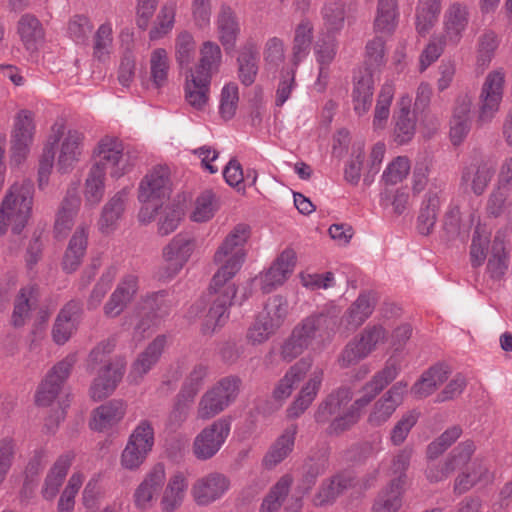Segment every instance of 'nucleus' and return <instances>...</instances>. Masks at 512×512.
Wrapping results in <instances>:
<instances>
[{
  "label": "nucleus",
  "mask_w": 512,
  "mask_h": 512,
  "mask_svg": "<svg viewBox=\"0 0 512 512\" xmlns=\"http://www.w3.org/2000/svg\"><path fill=\"white\" fill-rule=\"evenodd\" d=\"M230 432V423L218 419L205 427L193 441V453L199 460L212 458L222 447Z\"/></svg>",
  "instance_id": "nucleus-13"
},
{
  "label": "nucleus",
  "mask_w": 512,
  "mask_h": 512,
  "mask_svg": "<svg viewBox=\"0 0 512 512\" xmlns=\"http://www.w3.org/2000/svg\"><path fill=\"white\" fill-rule=\"evenodd\" d=\"M475 217V213H472L468 221H463L459 206L450 205L443 219V230L447 238L452 240L467 236Z\"/></svg>",
  "instance_id": "nucleus-48"
},
{
  "label": "nucleus",
  "mask_w": 512,
  "mask_h": 512,
  "mask_svg": "<svg viewBox=\"0 0 512 512\" xmlns=\"http://www.w3.org/2000/svg\"><path fill=\"white\" fill-rule=\"evenodd\" d=\"M82 314V304L78 300L69 301L59 312L52 329V337L56 344H65L77 330Z\"/></svg>",
  "instance_id": "nucleus-22"
},
{
  "label": "nucleus",
  "mask_w": 512,
  "mask_h": 512,
  "mask_svg": "<svg viewBox=\"0 0 512 512\" xmlns=\"http://www.w3.org/2000/svg\"><path fill=\"white\" fill-rule=\"evenodd\" d=\"M131 188L124 187L116 192L103 206L99 219V229L103 233H110L116 228L123 216L129 202Z\"/></svg>",
  "instance_id": "nucleus-28"
},
{
  "label": "nucleus",
  "mask_w": 512,
  "mask_h": 512,
  "mask_svg": "<svg viewBox=\"0 0 512 512\" xmlns=\"http://www.w3.org/2000/svg\"><path fill=\"white\" fill-rule=\"evenodd\" d=\"M311 365L310 359H301L291 366L283 378L277 383L273 391V397L276 400L287 399L291 395L295 385L307 374Z\"/></svg>",
  "instance_id": "nucleus-41"
},
{
  "label": "nucleus",
  "mask_w": 512,
  "mask_h": 512,
  "mask_svg": "<svg viewBox=\"0 0 512 512\" xmlns=\"http://www.w3.org/2000/svg\"><path fill=\"white\" fill-rule=\"evenodd\" d=\"M150 79L156 88L164 87L168 82L170 59L164 48H156L150 55Z\"/></svg>",
  "instance_id": "nucleus-52"
},
{
  "label": "nucleus",
  "mask_w": 512,
  "mask_h": 512,
  "mask_svg": "<svg viewBox=\"0 0 512 512\" xmlns=\"http://www.w3.org/2000/svg\"><path fill=\"white\" fill-rule=\"evenodd\" d=\"M127 441L150 454L155 444V431L152 423L147 419L140 420Z\"/></svg>",
  "instance_id": "nucleus-60"
},
{
  "label": "nucleus",
  "mask_w": 512,
  "mask_h": 512,
  "mask_svg": "<svg viewBox=\"0 0 512 512\" xmlns=\"http://www.w3.org/2000/svg\"><path fill=\"white\" fill-rule=\"evenodd\" d=\"M314 39V25L309 18H302L294 28L291 60L297 66L310 53Z\"/></svg>",
  "instance_id": "nucleus-34"
},
{
  "label": "nucleus",
  "mask_w": 512,
  "mask_h": 512,
  "mask_svg": "<svg viewBox=\"0 0 512 512\" xmlns=\"http://www.w3.org/2000/svg\"><path fill=\"white\" fill-rule=\"evenodd\" d=\"M87 238L88 234L84 227H79L74 232L62 262L63 269L67 273L76 271L82 263L87 248Z\"/></svg>",
  "instance_id": "nucleus-43"
},
{
  "label": "nucleus",
  "mask_w": 512,
  "mask_h": 512,
  "mask_svg": "<svg viewBox=\"0 0 512 512\" xmlns=\"http://www.w3.org/2000/svg\"><path fill=\"white\" fill-rule=\"evenodd\" d=\"M250 235L251 228L248 224H237L225 236L213 255V263L218 269L209 285L213 299L202 328L204 334L213 333L215 328L223 325L228 318V310L237 293L233 278L245 262V245Z\"/></svg>",
  "instance_id": "nucleus-1"
},
{
  "label": "nucleus",
  "mask_w": 512,
  "mask_h": 512,
  "mask_svg": "<svg viewBox=\"0 0 512 512\" xmlns=\"http://www.w3.org/2000/svg\"><path fill=\"white\" fill-rule=\"evenodd\" d=\"M76 362L77 353H70L51 368L35 395L37 405L49 406L54 402Z\"/></svg>",
  "instance_id": "nucleus-9"
},
{
  "label": "nucleus",
  "mask_w": 512,
  "mask_h": 512,
  "mask_svg": "<svg viewBox=\"0 0 512 512\" xmlns=\"http://www.w3.org/2000/svg\"><path fill=\"white\" fill-rule=\"evenodd\" d=\"M469 23V10L465 4L451 3L444 13L443 33L448 42L457 45Z\"/></svg>",
  "instance_id": "nucleus-24"
},
{
  "label": "nucleus",
  "mask_w": 512,
  "mask_h": 512,
  "mask_svg": "<svg viewBox=\"0 0 512 512\" xmlns=\"http://www.w3.org/2000/svg\"><path fill=\"white\" fill-rule=\"evenodd\" d=\"M443 184L431 183L428 192L425 194L417 218V229L422 235L432 233L438 212L442 203Z\"/></svg>",
  "instance_id": "nucleus-19"
},
{
  "label": "nucleus",
  "mask_w": 512,
  "mask_h": 512,
  "mask_svg": "<svg viewBox=\"0 0 512 512\" xmlns=\"http://www.w3.org/2000/svg\"><path fill=\"white\" fill-rule=\"evenodd\" d=\"M72 459V455L65 454L60 456L54 463L42 487L41 493L44 499L51 501L58 494L59 488L71 466Z\"/></svg>",
  "instance_id": "nucleus-42"
},
{
  "label": "nucleus",
  "mask_w": 512,
  "mask_h": 512,
  "mask_svg": "<svg viewBox=\"0 0 512 512\" xmlns=\"http://www.w3.org/2000/svg\"><path fill=\"white\" fill-rule=\"evenodd\" d=\"M18 33L27 50H35L44 39V29L32 14H24L18 22Z\"/></svg>",
  "instance_id": "nucleus-49"
},
{
  "label": "nucleus",
  "mask_w": 512,
  "mask_h": 512,
  "mask_svg": "<svg viewBox=\"0 0 512 512\" xmlns=\"http://www.w3.org/2000/svg\"><path fill=\"white\" fill-rule=\"evenodd\" d=\"M411 98L402 96L398 102L399 109L395 112L394 135L399 144L407 143L415 133L416 121L410 111Z\"/></svg>",
  "instance_id": "nucleus-36"
},
{
  "label": "nucleus",
  "mask_w": 512,
  "mask_h": 512,
  "mask_svg": "<svg viewBox=\"0 0 512 512\" xmlns=\"http://www.w3.org/2000/svg\"><path fill=\"white\" fill-rule=\"evenodd\" d=\"M321 15L323 25L328 34L339 33L345 23V5L341 0L327 1L322 10Z\"/></svg>",
  "instance_id": "nucleus-55"
},
{
  "label": "nucleus",
  "mask_w": 512,
  "mask_h": 512,
  "mask_svg": "<svg viewBox=\"0 0 512 512\" xmlns=\"http://www.w3.org/2000/svg\"><path fill=\"white\" fill-rule=\"evenodd\" d=\"M373 299L366 294H361L351 305L343 319L351 329L361 326L374 310Z\"/></svg>",
  "instance_id": "nucleus-56"
},
{
  "label": "nucleus",
  "mask_w": 512,
  "mask_h": 512,
  "mask_svg": "<svg viewBox=\"0 0 512 512\" xmlns=\"http://www.w3.org/2000/svg\"><path fill=\"white\" fill-rule=\"evenodd\" d=\"M297 256L292 248L284 249L274 260L269 269L261 275V289L264 293H270L278 286L283 285L293 273Z\"/></svg>",
  "instance_id": "nucleus-16"
},
{
  "label": "nucleus",
  "mask_w": 512,
  "mask_h": 512,
  "mask_svg": "<svg viewBox=\"0 0 512 512\" xmlns=\"http://www.w3.org/2000/svg\"><path fill=\"white\" fill-rule=\"evenodd\" d=\"M172 182L167 166L153 167L139 183L138 200L141 203L163 202L170 196Z\"/></svg>",
  "instance_id": "nucleus-11"
},
{
  "label": "nucleus",
  "mask_w": 512,
  "mask_h": 512,
  "mask_svg": "<svg viewBox=\"0 0 512 512\" xmlns=\"http://www.w3.org/2000/svg\"><path fill=\"white\" fill-rule=\"evenodd\" d=\"M177 4L175 0L167 1L160 9L155 24L149 32L151 40L167 35L174 27Z\"/></svg>",
  "instance_id": "nucleus-57"
},
{
  "label": "nucleus",
  "mask_w": 512,
  "mask_h": 512,
  "mask_svg": "<svg viewBox=\"0 0 512 512\" xmlns=\"http://www.w3.org/2000/svg\"><path fill=\"white\" fill-rule=\"evenodd\" d=\"M339 324V312L331 309L304 318L295 332L312 350L321 349L332 341Z\"/></svg>",
  "instance_id": "nucleus-3"
},
{
  "label": "nucleus",
  "mask_w": 512,
  "mask_h": 512,
  "mask_svg": "<svg viewBox=\"0 0 512 512\" xmlns=\"http://www.w3.org/2000/svg\"><path fill=\"white\" fill-rule=\"evenodd\" d=\"M126 363L122 358H115L106 363L98 372L90 387L93 400L100 401L110 396L124 375Z\"/></svg>",
  "instance_id": "nucleus-15"
},
{
  "label": "nucleus",
  "mask_w": 512,
  "mask_h": 512,
  "mask_svg": "<svg viewBox=\"0 0 512 512\" xmlns=\"http://www.w3.org/2000/svg\"><path fill=\"white\" fill-rule=\"evenodd\" d=\"M395 87L392 82H385L377 97L373 117V128L384 129L390 116V105L394 98Z\"/></svg>",
  "instance_id": "nucleus-54"
},
{
  "label": "nucleus",
  "mask_w": 512,
  "mask_h": 512,
  "mask_svg": "<svg viewBox=\"0 0 512 512\" xmlns=\"http://www.w3.org/2000/svg\"><path fill=\"white\" fill-rule=\"evenodd\" d=\"M196 42L188 31H181L175 38V59L180 67L188 66L194 58Z\"/></svg>",
  "instance_id": "nucleus-62"
},
{
  "label": "nucleus",
  "mask_w": 512,
  "mask_h": 512,
  "mask_svg": "<svg viewBox=\"0 0 512 512\" xmlns=\"http://www.w3.org/2000/svg\"><path fill=\"white\" fill-rule=\"evenodd\" d=\"M447 378V371L442 366H433L426 370L412 386L411 393L418 399L426 398L443 384Z\"/></svg>",
  "instance_id": "nucleus-47"
},
{
  "label": "nucleus",
  "mask_w": 512,
  "mask_h": 512,
  "mask_svg": "<svg viewBox=\"0 0 512 512\" xmlns=\"http://www.w3.org/2000/svg\"><path fill=\"white\" fill-rule=\"evenodd\" d=\"M185 214L184 206L182 204H172L166 206L160 213L157 226L158 233L162 236H167L174 232Z\"/></svg>",
  "instance_id": "nucleus-59"
},
{
  "label": "nucleus",
  "mask_w": 512,
  "mask_h": 512,
  "mask_svg": "<svg viewBox=\"0 0 512 512\" xmlns=\"http://www.w3.org/2000/svg\"><path fill=\"white\" fill-rule=\"evenodd\" d=\"M34 115L29 110H21L14 119L11 131L10 164L21 165L27 158L35 134Z\"/></svg>",
  "instance_id": "nucleus-8"
},
{
  "label": "nucleus",
  "mask_w": 512,
  "mask_h": 512,
  "mask_svg": "<svg viewBox=\"0 0 512 512\" xmlns=\"http://www.w3.org/2000/svg\"><path fill=\"white\" fill-rule=\"evenodd\" d=\"M81 204L76 187L69 188L56 212L54 230L56 234H66L74 225V219Z\"/></svg>",
  "instance_id": "nucleus-32"
},
{
  "label": "nucleus",
  "mask_w": 512,
  "mask_h": 512,
  "mask_svg": "<svg viewBox=\"0 0 512 512\" xmlns=\"http://www.w3.org/2000/svg\"><path fill=\"white\" fill-rule=\"evenodd\" d=\"M403 493L404 487L398 486L397 482H389L379 493L373 512H398L402 506Z\"/></svg>",
  "instance_id": "nucleus-53"
},
{
  "label": "nucleus",
  "mask_w": 512,
  "mask_h": 512,
  "mask_svg": "<svg viewBox=\"0 0 512 512\" xmlns=\"http://www.w3.org/2000/svg\"><path fill=\"white\" fill-rule=\"evenodd\" d=\"M353 485L351 477L346 475H336L325 480L312 499L316 507L331 505L345 490Z\"/></svg>",
  "instance_id": "nucleus-37"
},
{
  "label": "nucleus",
  "mask_w": 512,
  "mask_h": 512,
  "mask_svg": "<svg viewBox=\"0 0 512 512\" xmlns=\"http://www.w3.org/2000/svg\"><path fill=\"white\" fill-rule=\"evenodd\" d=\"M222 58L221 48L216 42L204 41L199 48L197 63L188 72L211 81L213 75L220 70Z\"/></svg>",
  "instance_id": "nucleus-26"
},
{
  "label": "nucleus",
  "mask_w": 512,
  "mask_h": 512,
  "mask_svg": "<svg viewBox=\"0 0 512 512\" xmlns=\"http://www.w3.org/2000/svg\"><path fill=\"white\" fill-rule=\"evenodd\" d=\"M506 73L502 68L487 74L478 98L477 124L484 126L493 121L503 100Z\"/></svg>",
  "instance_id": "nucleus-5"
},
{
  "label": "nucleus",
  "mask_w": 512,
  "mask_h": 512,
  "mask_svg": "<svg viewBox=\"0 0 512 512\" xmlns=\"http://www.w3.org/2000/svg\"><path fill=\"white\" fill-rule=\"evenodd\" d=\"M218 39L222 46L233 49L240 35L241 28L235 11L228 5H222L216 17Z\"/></svg>",
  "instance_id": "nucleus-30"
},
{
  "label": "nucleus",
  "mask_w": 512,
  "mask_h": 512,
  "mask_svg": "<svg viewBox=\"0 0 512 512\" xmlns=\"http://www.w3.org/2000/svg\"><path fill=\"white\" fill-rule=\"evenodd\" d=\"M443 0H418L415 12V29L426 36L438 22Z\"/></svg>",
  "instance_id": "nucleus-40"
},
{
  "label": "nucleus",
  "mask_w": 512,
  "mask_h": 512,
  "mask_svg": "<svg viewBox=\"0 0 512 512\" xmlns=\"http://www.w3.org/2000/svg\"><path fill=\"white\" fill-rule=\"evenodd\" d=\"M399 10L397 0H378L374 19V29L377 33L391 35L397 28Z\"/></svg>",
  "instance_id": "nucleus-44"
},
{
  "label": "nucleus",
  "mask_w": 512,
  "mask_h": 512,
  "mask_svg": "<svg viewBox=\"0 0 512 512\" xmlns=\"http://www.w3.org/2000/svg\"><path fill=\"white\" fill-rule=\"evenodd\" d=\"M388 340V333L381 325H368L360 337L347 344L339 359L341 367H349L366 358Z\"/></svg>",
  "instance_id": "nucleus-7"
},
{
  "label": "nucleus",
  "mask_w": 512,
  "mask_h": 512,
  "mask_svg": "<svg viewBox=\"0 0 512 512\" xmlns=\"http://www.w3.org/2000/svg\"><path fill=\"white\" fill-rule=\"evenodd\" d=\"M196 248V239L186 233H178L163 248L162 257L165 263L163 277L176 276L189 261Z\"/></svg>",
  "instance_id": "nucleus-10"
},
{
  "label": "nucleus",
  "mask_w": 512,
  "mask_h": 512,
  "mask_svg": "<svg viewBox=\"0 0 512 512\" xmlns=\"http://www.w3.org/2000/svg\"><path fill=\"white\" fill-rule=\"evenodd\" d=\"M292 483L293 477L290 474L283 475L263 499L260 512H277L288 496Z\"/></svg>",
  "instance_id": "nucleus-51"
},
{
  "label": "nucleus",
  "mask_w": 512,
  "mask_h": 512,
  "mask_svg": "<svg viewBox=\"0 0 512 512\" xmlns=\"http://www.w3.org/2000/svg\"><path fill=\"white\" fill-rule=\"evenodd\" d=\"M400 372L399 366L388 361L385 366L374 374L361 389L362 395L356 399L358 406H368L392 381L396 379Z\"/></svg>",
  "instance_id": "nucleus-25"
},
{
  "label": "nucleus",
  "mask_w": 512,
  "mask_h": 512,
  "mask_svg": "<svg viewBox=\"0 0 512 512\" xmlns=\"http://www.w3.org/2000/svg\"><path fill=\"white\" fill-rule=\"evenodd\" d=\"M287 312L288 305L286 300L280 296H274L268 300L259 316L277 330L283 324Z\"/></svg>",
  "instance_id": "nucleus-61"
},
{
  "label": "nucleus",
  "mask_w": 512,
  "mask_h": 512,
  "mask_svg": "<svg viewBox=\"0 0 512 512\" xmlns=\"http://www.w3.org/2000/svg\"><path fill=\"white\" fill-rule=\"evenodd\" d=\"M217 210L218 203L215 194L211 190H205L196 198L190 219L198 223L207 222Z\"/></svg>",
  "instance_id": "nucleus-58"
},
{
  "label": "nucleus",
  "mask_w": 512,
  "mask_h": 512,
  "mask_svg": "<svg viewBox=\"0 0 512 512\" xmlns=\"http://www.w3.org/2000/svg\"><path fill=\"white\" fill-rule=\"evenodd\" d=\"M408 382L400 380L394 383L372 405L367 422L372 427H379L389 421L397 408L403 403L408 392Z\"/></svg>",
  "instance_id": "nucleus-12"
},
{
  "label": "nucleus",
  "mask_w": 512,
  "mask_h": 512,
  "mask_svg": "<svg viewBox=\"0 0 512 512\" xmlns=\"http://www.w3.org/2000/svg\"><path fill=\"white\" fill-rule=\"evenodd\" d=\"M229 486L230 482L226 476L211 473L194 483L191 494L198 505H208L222 497Z\"/></svg>",
  "instance_id": "nucleus-20"
},
{
  "label": "nucleus",
  "mask_w": 512,
  "mask_h": 512,
  "mask_svg": "<svg viewBox=\"0 0 512 512\" xmlns=\"http://www.w3.org/2000/svg\"><path fill=\"white\" fill-rule=\"evenodd\" d=\"M187 487L188 481L183 473L177 472L171 476L161 497V510L173 512L178 509L183 503Z\"/></svg>",
  "instance_id": "nucleus-39"
},
{
  "label": "nucleus",
  "mask_w": 512,
  "mask_h": 512,
  "mask_svg": "<svg viewBox=\"0 0 512 512\" xmlns=\"http://www.w3.org/2000/svg\"><path fill=\"white\" fill-rule=\"evenodd\" d=\"M471 107L470 99L465 97L457 100L450 122V139L453 145L461 144L470 131Z\"/></svg>",
  "instance_id": "nucleus-35"
},
{
  "label": "nucleus",
  "mask_w": 512,
  "mask_h": 512,
  "mask_svg": "<svg viewBox=\"0 0 512 512\" xmlns=\"http://www.w3.org/2000/svg\"><path fill=\"white\" fill-rule=\"evenodd\" d=\"M211 81L187 72L184 92L186 102L196 110H203L209 100Z\"/></svg>",
  "instance_id": "nucleus-38"
},
{
  "label": "nucleus",
  "mask_w": 512,
  "mask_h": 512,
  "mask_svg": "<svg viewBox=\"0 0 512 512\" xmlns=\"http://www.w3.org/2000/svg\"><path fill=\"white\" fill-rule=\"evenodd\" d=\"M144 304L145 308L151 310V312L143 316L134 328V337L138 340L150 335L157 326L159 318L168 315L170 311L163 291L146 296Z\"/></svg>",
  "instance_id": "nucleus-17"
},
{
  "label": "nucleus",
  "mask_w": 512,
  "mask_h": 512,
  "mask_svg": "<svg viewBox=\"0 0 512 512\" xmlns=\"http://www.w3.org/2000/svg\"><path fill=\"white\" fill-rule=\"evenodd\" d=\"M34 185L30 180L14 183L6 192L0 206V236L8 228L20 234L27 225L33 205Z\"/></svg>",
  "instance_id": "nucleus-2"
},
{
  "label": "nucleus",
  "mask_w": 512,
  "mask_h": 512,
  "mask_svg": "<svg viewBox=\"0 0 512 512\" xmlns=\"http://www.w3.org/2000/svg\"><path fill=\"white\" fill-rule=\"evenodd\" d=\"M95 163L105 172L109 170L112 178L118 179L130 170L129 157L124 154V146L120 139L106 135L99 140L94 149Z\"/></svg>",
  "instance_id": "nucleus-6"
},
{
  "label": "nucleus",
  "mask_w": 512,
  "mask_h": 512,
  "mask_svg": "<svg viewBox=\"0 0 512 512\" xmlns=\"http://www.w3.org/2000/svg\"><path fill=\"white\" fill-rule=\"evenodd\" d=\"M126 409L127 404L121 399H113L100 405L92 413L91 429L102 432L112 428L124 418Z\"/></svg>",
  "instance_id": "nucleus-29"
},
{
  "label": "nucleus",
  "mask_w": 512,
  "mask_h": 512,
  "mask_svg": "<svg viewBox=\"0 0 512 512\" xmlns=\"http://www.w3.org/2000/svg\"><path fill=\"white\" fill-rule=\"evenodd\" d=\"M374 81L372 74H365L357 79L352 91L353 110L358 116L368 113L373 102Z\"/></svg>",
  "instance_id": "nucleus-46"
},
{
  "label": "nucleus",
  "mask_w": 512,
  "mask_h": 512,
  "mask_svg": "<svg viewBox=\"0 0 512 512\" xmlns=\"http://www.w3.org/2000/svg\"><path fill=\"white\" fill-rule=\"evenodd\" d=\"M236 63L241 84L246 87L254 84L259 72V47L255 40L248 39L240 47Z\"/></svg>",
  "instance_id": "nucleus-23"
},
{
  "label": "nucleus",
  "mask_w": 512,
  "mask_h": 512,
  "mask_svg": "<svg viewBox=\"0 0 512 512\" xmlns=\"http://www.w3.org/2000/svg\"><path fill=\"white\" fill-rule=\"evenodd\" d=\"M475 445L472 441L460 443L449 455L445 463L441 466H429L426 476L431 482H439L447 478L456 469L461 468L470 460Z\"/></svg>",
  "instance_id": "nucleus-21"
},
{
  "label": "nucleus",
  "mask_w": 512,
  "mask_h": 512,
  "mask_svg": "<svg viewBox=\"0 0 512 512\" xmlns=\"http://www.w3.org/2000/svg\"><path fill=\"white\" fill-rule=\"evenodd\" d=\"M241 380L235 376L224 377L201 397L197 417L208 420L225 410L238 396Z\"/></svg>",
  "instance_id": "nucleus-4"
},
{
  "label": "nucleus",
  "mask_w": 512,
  "mask_h": 512,
  "mask_svg": "<svg viewBox=\"0 0 512 512\" xmlns=\"http://www.w3.org/2000/svg\"><path fill=\"white\" fill-rule=\"evenodd\" d=\"M283 39L273 36L267 39L263 49V59L266 69H277L286 57Z\"/></svg>",
  "instance_id": "nucleus-64"
},
{
  "label": "nucleus",
  "mask_w": 512,
  "mask_h": 512,
  "mask_svg": "<svg viewBox=\"0 0 512 512\" xmlns=\"http://www.w3.org/2000/svg\"><path fill=\"white\" fill-rule=\"evenodd\" d=\"M494 175L493 168L481 158H474L462 168L460 187L464 192L482 195Z\"/></svg>",
  "instance_id": "nucleus-14"
},
{
  "label": "nucleus",
  "mask_w": 512,
  "mask_h": 512,
  "mask_svg": "<svg viewBox=\"0 0 512 512\" xmlns=\"http://www.w3.org/2000/svg\"><path fill=\"white\" fill-rule=\"evenodd\" d=\"M352 399L350 389L341 388L330 394L317 408L315 421L320 424L327 423L332 416L338 415L342 408Z\"/></svg>",
  "instance_id": "nucleus-45"
},
{
  "label": "nucleus",
  "mask_w": 512,
  "mask_h": 512,
  "mask_svg": "<svg viewBox=\"0 0 512 512\" xmlns=\"http://www.w3.org/2000/svg\"><path fill=\"white\" fill-rule=\"evenodd\" d=\"M167 343L165 335H158L133 362L129 377L140 381L159 361Z\"/></svg>",
  "instance_id": "nucleus-27"
},
{
  "label": "nucleus",
  "mask_w": 512,
  "mask_h": 512,
  "mask_svg": "<svg viewBox=\"0 0 512 512\" xmlns=\"http://www.w3.org/2000/svg\"><path fill=\"white\" fill-rule=\"evenodd\" d=\"M297 431V425L293 424L275 440L263 457L262 465L265 468L272 469L288 457L293 451Z\"/></svg>",
  "instance_id": "nucleus-33"
},
{
  "label": "nucleus",
  "mask_w": 512,
  "mask_h": 512,
  "mask_svg": "<svg viewBox=\"0 0 512 512\" xmlns=\"http://www.w3.org/2000/svg\"><path fill=\"white\" fill-rule=\"evenodd\" d=\"M106 172L99 166H92L84 184V197L87 205H98L105 193Z\"/></svg>",
  "instance_id": "nucleus-50"
},
{
  "label": "nucleus",
  "mask_w": 512,
  "mask_h": 512,
  "mask_svg": "<svg viewBox=\"0 0 512 512\" xmlns=\"http://www.w3.org/2000/svg\"><path fill=\"white\" fill-rule=\"evenodd\" d=\"M84 139V134L75 129L68 130L61 140L59 138L55 139V141H60L57 158V168L60 172L71 171L75 164L80 161Z\"/></svg>",
  "instance_id": "nucleus-18"
},
{
  "label": "nucleus",
  "mask_w": 512,
  "mask_h": 512,
  "mask_svg": "<svg viewBox=\"0 0 512 512\" xmlns=\"http://www.w3.org/2000/svg\"><path fill=\"white\" fill-rule=\"evenodd\" d=\"M116 275L117 268L115 266H110L103 272L89 295L87 300L88 309H96L101 304L108 290L111 288Z\"/></svg>",
  "instance_id": "nucleus-63"
},
{
  "label": "nucleus",
  "mask_w": 512,
  "mask_h": 512,
  "mask_svg": "<svg viewBox=\"0 0 512 512\" xmlns=\"http://www.w3.org/2000/svg\"><path fill=\"white\" fill-rule=\"evenodd\" d=\"M323 381V370L316 369L314 370L309 380L300 390L296 399L292 402V404L287 409V416L290 419H296L300 415H302L315 400L321 384Z\"/></svg>",
  "instance_id": "nucleus-31"
}]
</instances>
